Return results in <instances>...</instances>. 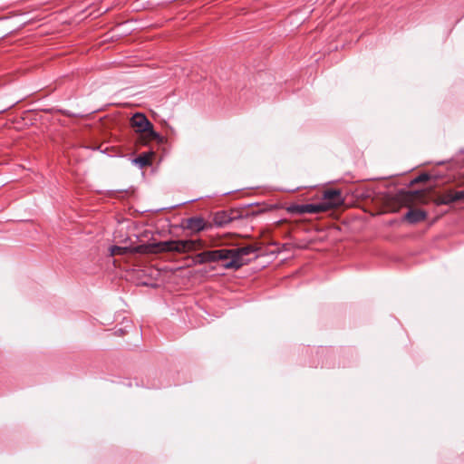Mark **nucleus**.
<instances>
[{
    "mask_svg": "<svg viewBox=\"0 0 464 464\" xmlns=\"http://www.w3.org/2000/svg\"><path fill=\"white\" fill-rule=\"evenodd\" d=\"M255 248L252 246L231 249H218L205 251L208 263L225 261L223 266L226 269H238L245 265L244 256L253 253Z\"/></svg>",
    "mask_w": 464,
    "mask_h": 464,
    "instance_id": "1",
    "label": "nucleus"
},
{
    "mask_svg": "<svg viewBox=\"0 0 464 464\" xmlns=\"http://www.w3.org/2000/svg\"><path fill=\"white\" fill-rule=\"evenodd\" d=\"M159 251L161 252H177L187 253L195 251L203 247L200 240H169L160 242L157 245Z\"/></svg>",
    "mask_w": 464,
    "mask_h": 464,
    "instance_id": "2",
    "label": "nucleus"
},
{
    "mask_svg": "<svg viewBox=\"0 0 464 464\" xmlns=\"http://www.w3.org/2000/svg\"><path fill=\"white\" fill-rule=\"evenodd\" d=\"M130 124L136 132L140 134L144 143L159 139V134L154 131L152 123L142 113H135L130 119Z\"/></svg>",
    "mask_w": 464,
    "mask_h": 464,
    "instance_id": "3",
    "label": "nucleus"
},
{
    "mask_svg": "<svg viewBox=\"0 0 464 464\" xmlns=\"http://www.w3.org/2000/svg\"><path fill=\"white\" fill-rule=\"evenodd\" d=\"M343 201L340 189H325L321 195V213L343 205Z\"/></svg>",
    "mask_w": 464,
    "mask_h": 464,
    "instance_id": "4",
    "label": "nucleus"
},
{
    "mask_svg": "<svg viewBox=\"0 0 464 464\" xmlns=\"http://www.w3.org/2000/svg\"><path fill=\"white\" fill-rule=\"evenodd\" d=\"M427 213L424 210L411 208L406 214L404 218L411 224H417L425 220Z\"/></svg>",
    "mask_w": 464,
    "mask_h": 464,
    "instance_id": "5",
    "label": "nucleus"
},
{
    "mask_svg": "<svg viewBox=\"0 0 464 464\" xmlns=\"http://www.w3.org/2000/svg\"><path fill=\"white\" fill-rule=\"evenodd\" d=\"M187 227L192 231L199 232L205 228V221L201 218H190L187 220Z\"/></svg>",
    "mask_w": 464,
    "mask_h": 464,
    "instance_id": "6",
    "label": "nucleus"
},
{
    "mask_svg": "<svg viewBox=\"0 0 464 464\" xmlns=\"http://www.w3.org/2000/svg\"><path fill=\"white\" fill-rule=\"evenodd\" d=\"M232 218L227 212H218L214 217V223L218 227H224L230 223Z\"/></svg>",
    "mask_w": 464,
    "mask_h": 464,
    "instance_id": "7",
    "label": "nucleus"
},
{
    "mask_svg": "<svg viewBox=\"0 0 464 464\" xmlns=\"http://www.w3.org/2000/svg\"><path fill=\"white\" fill-rule=\"evenodd\" d=\"M456 202L453 191H449L438 198V204L450 205Z\"/></svg>",
    "mask_w": 464,
    "mask_h": 464,
    "instance_id": "8",
    "label": "nucleus"
},
{
    "mask_svg": "<svg viewBox=\"0 0 464 464\" xmlns=\"http://www.w3.org/2000/svg\"><path fill=\"white\" fill-rule=\"evenodd\" d=\"M300 213H316L319 212V204H305L297 207Z\"/></svg>",
    "mask_w": 464,
    "mask_h": 464,
    "instance_id": "9",
    "label": "nucleus"
},
{
    "mask_svg": "<svg viewBox=\"0 0 464 464\" xmlns=\"http://www.w3.org/2000/svg\"><path fill=\"white\" fill-rule=\"evenodd\" d=\"M133 163L138 165L140 168H144L150 164V160L147 154H142L135 158L133 160Z\"/></svg>",
    "mask_w": 464,
    "mask_h": 464,
    "instance_id": "10",
    "label": "nucleus"
},
{
    "mask_svg": "<svg viewBox=\"0 0 464 464\" xmlns=\"http://www.w3.org/2000/svg\"><path fill=\"white\" fill-rule=\"evenodd\" d=\"M127 252H128L127 247H122V246H113L110 247V253L111 256L124 255Z\"/></svg>",
    "mask_w": 464,
    "mask_h": 464,
    "instance_id": "11",
    "label": "nucleus"
},
{
    "mask_svg": "<svg viewBox=\"0 0 464 464\" xmlns=\"http://www.w3.org/2000/svg\"><path fill=\"white\" fill-rule=\"evenodd\" d=\"M205 251L202 252V253H199L195 257V263L196 264H205V263H208L207 261V257L205 256Z\"/></svg>",
    "mask_w": 464,
    "mask_h": 464,
    "instance_id": "12",
    "label": "nucleus"
},
{
    "mask_svg": "<svg viewBox=\"0 0 464 464\" xmlns=\"http://www.w3.org/2000/svg\"><path fill=\"white\" fill-rule=\"evenodd\" d=\"M430 176L428 174V173H421L420 175H419L415 179H414V182L418 183V182H424V181H428L430 179Z\"/></svg>",
    "mask_w": 464,
    "mask_h": 464,
    "instance_id": "13",
    "label": "nucleus"
},
{
    "mask_svg": "<svg viewBox=\"0 0 464 464\" xmlns=\"http://www.w3.org/2000/svg\"><path fill=\"white\" fill-rule=\"evenodd\" d=\"M454 196L456 202L464 200V190L455 191Z\"/></svg>",
    "mask_w": 464,
    "mask_h": 464,
    "instance_id": "14",
    "label": "nucleus"
},
{
    "mask_svg": "<svg viewBox=\"0 0 464 464\" xmlns=\"http://www.w3.org/2000/svg\"><path fill=\"white\" fill-rule=\"evenodd\" d=\"M414 194L420 195V194H421V192L420 191H415Z\"/></svg>",
    "mask_w": 464,
    "mask_h": 464,
    "instance_id": "15",
    "label": "nucleus"
}]
</instances>
